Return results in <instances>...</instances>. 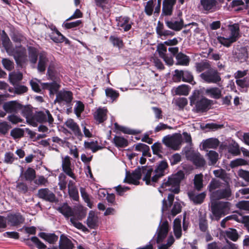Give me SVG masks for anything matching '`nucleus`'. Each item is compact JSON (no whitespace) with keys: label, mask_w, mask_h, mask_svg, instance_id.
Returning a JSON list of instances; mask_svg holds the SVG:
<instances>
[{"label":"nucleus","mask_w":249,"mask_h":249,"mask_svg":"<svg viewBox=\"0 0 249 249\" xmlns=\"http://www.w3.org/2000/svg\"><path fill=\"white\" fill-rule=\"evenodd\" d=\"M20 110H21L22 115L25 117L27 119V121L31 124L30 121H31L33 117L32 116V110L31 108L29 107H23L22 105V108Z\"/></svg>","instance_id":"50"},{"label":"nucleus","mask_w":249,"mask_h":249,"mask_svg":"<svg viewBox=\"0 0 249 249\" xmlns=\"http://www.w3.org/2000/svg\"><path fill=\"white\" fill-rule=\"evenodd\" d=\"M174 200V195L173 194H170L168 196V202H167L166 200L164 199L162 200V206L161 208L162 212L166 211L168 210L169 208L172 205L173 202Z\"/></svg>","instance_id":"45"},{"label":"nucleus","mask_w":249,"mask_h":249,"mask_svg":"<svg viewBox=\"0 0 249 249\" xmlns=\"http://www.w3.org/2000/svg\"><path fill=\"white\" fill-rule=\"evenodd\" d=\"M196 68L197 71L198 72L205 70L208 71L211 68L209 63L207 61H203L196 63Z\"/></svg>","instance_id":"49"},{"label":"nucleus","mask_w":249,"mask_h":249,"mask_svg":"<svg viewBox=\"0 0 249 249\" xmlns=\"http://www.w3.org/2000/svg\"><path fill=\"white\" fill-rule=\"evenodd\" d=\"M237 208L249 213V201H240L236 204Z\"/></svg>","instance_id":"61"},{"label":"nucleus","mask_w":249,"mask_h":249,"mask_svg":"<svg viewBox=\"0 0 249 249\" xmlns=\"http://www.w3.org/2000/svg\"><path fill=\"white\" fill-rule=\"evenodd\" d=\"M229 32V37H230L234 42H235L239 37V26L238 24H233L229 25L228 27Z\"/></svg>","instance_id":"31"},{"label":"nucleus","mask_w":249,"mask_h":249,"mask_svg":"<svg viewBox=\"0 0 249 249\" xmlns=\"http://www.w3.org/2000/svg\"><path fill=\"white\" fill-rule=\"evenodd\" d=\"M96 6L103 10H108L110 7V0H93Z\"/></svg>","instance_id":"43"},{"label":"nucleus","mask_w":249,"mask_h":249,"mask_svg":"<svg viewBox=\"0 0 249 249\" xmlns=\"http://www.w3.org/2000/svg\"><path fill=\"white\" fill-rule=\"evenodd\" d=\"M38 198L50 202H54L56 200L55 194L48 188H41L38 190Z\"/></svg>","instance_id":"13"},{"label":"nucleus","mask_w":249,"mask_h":249,"mask_svg":"<svg viewBox=\"0 0 249 249\" xmlns=\"http://www.w3.org/2000/svg\"><path fill=\"white\" fill-rule=\"evenodd\" d=\"M59 211L66 217H70L73 215V212L71 209L67 205H64L59 208Z\"/></svg>","instance_id":"54"},{"label":"nucleus","mask_w":249,"mask_h":249,"mask_svg":"<svg viewBox=\"0 0 249 249\" xmlns=\"http://www.w3.org/2000/svg\"><path fill=\"white\" fill-rule=\"evenodd\" d=\"M107 110L103 107L98 108L94 113L93 116L94 119L98 123L104 122L107 119Z\"/></svg>","instance_id":"26"},{"label":"nucleus","mask_w":249,"mask_h":249,"mask_svg":"<svg viewBox=\"0 0 249 249\" xmlns=\"http://www.w3.org/2000/svg\"><path fill=\"white\" fill-rule=\"evenodd\" d=\"M230 219H234L241 222H248L249 221V216H243L241 214L238 215H232L228 216L221 221L220 223L221 226L223 228H225L226 222Z\"/></svg>","instance_id":"25"},{"label":"nucleus","mask_w":249,"mask_h":249,"mask_svg":"<svg viewBox=\"0 0 249 249\" xmlns=\"http://www.w3.org/2000/svg\"><path fill=\"white\" fill-rule=\"evenodd\" d=\"M4 46L6 52L10 55L14 56L18 64L22 65L27 61L26 50L24 48L19 47L13 49L9 38L5 39Z\"/></svg>","instance_id":"5"},{"label":"nucleus","mask_w":249,"mask_h":249,"mask_svg":"<svg viewBox=\"0 0 249 249\" xmlns=\"http://www.w3.org/2000/svg\"><path fill=\"white\" fill-rule=\"evenodd\" d=\"M211 201L221 199L229 200L232 196L231 186L229 182L223 183L220 180L213 178L208 186Z\"/></svg>","instance_id":"1"},{"label":"nucleus","mask_w":249,"mask_h":249,"mask_svg":"<svg viewBox=\"0 0 249 249\" xmlns=\"http://www.w3.org/2000/svg\"><path fill=\"white\" fill-rule=\"evenodd\" d=\"M113 141L116 146L118 147H124L128 145L127 140L121 136H115Z\"/></svg>","instance_id":"47"},{"label":"nucleus","mask_w":249,"mask_h":249,"mask_svg":"<svg viewBox=\"0 0 249 249\" xmlns=\"http://www.w3.org/2000/svg\"><path fill=\"white\" fill-rule=\"evenodd\" d=\"M166 25L169 28L175 31H180L183 27H187L190 25H196L197 24L196 22H192L188 24L184 25V21L182 19H180L179 20H175L173 19L171 20H165Z\"/></svg>","instance_id":"14"},{"label":"nucleus","mask_w":249,"mask_h":249,"mask_svg":"<svg viewBox=\"0 0 249 249\" xmlns=\"http://www.w3.org/2000/svg\"><path fill=\"white\" fill-rule=\"evenodd\" d=\"M80 191L81 196L85 201V202L87 204V205L89 208H91L92 204L90 202L89 196L86 192V189L83 187H81L80 189Z\"/></svg>","instance_id":"60"},{"label":"nucleus","mask_w":249,"mask_h":249,"mask_svg":"<svg viewBox=\"0 0 249 249\" xmlns=\"http://www.w3.org/2000/svg\"><path fill=\"white\" fill-rule=\"evenodd\" d=\"M175 242L174 237L172 235L168 236L166 244H162L158 247V249H169Z\"/></svg>","instance_id":"57"},{"label":"nucleus","mask_w":249,"mask_h":249,"mask_svg":"<svg viewBox=\"0 0 249 249\" xmlns=\"http://www.w3.org/2000/svg\"><path fill=\"white\" fill-rule=\"evenodd\" d=\"M71 224L78 229L81 230L83 231H88V229L84 226L81 223L78 222L74 217H71L70 219Z\"/></svg>","instance_id":"59"},{"label":"nucleus","mask_w":249,"mask_h":249,"mask_svg":"<svg viewBox=\"0 0 249 249\" xmlns=\"http://www.w3.org/2000/svg\"><path fill=\"white\" fill-rule=\"evenodd\" d=\"M205 92L207 95L214 99H219L222 96V90L221 89L217 87H213L207 89Z\"/></svg>","instance_id":"32"},{"label":"nucleus","mask_w":249,"mask_h":249,"mask_svg":"<svg viewBox=\"0 0 249 249\" xmlns=\"http://www.w3.org/2000/svg\"><path fill=\"white\" fill-rule=\"evenodd\" d=\"M21 175L26 180L32 181L35 179L36 174L35 170L32 168H28L24 172L23 167H21Z\"/></svg>","instance_id":"34"},{"label":"nucleus","mask_w":249,"mask_h":249,"mask_svg":"<svg viewBox=\"0 0 249 249\" xmlns=\"http://www.w3.org/2000/svg\"><path fill=\"white\" fill-rule=\"evenodd\" d=\"M72 99V94L69 91L61 90L56 95L55 102L59 104H69L71 102Z\"/></svg>","instance_id":"16"},{"label":"nucleus","mask_w":249,"mask_h":249,"mask_svg":"<svg viewBox=\"0 0 249 249\" xmlns=\"http://www.w3.org/2000/svg\"><path fill=\"white\" fill-rule=\"evenodd\" d=\"M177 0H163L161 16H170L172 15L174 6Z\"/></svg>","instance_id":"18"},{"label":"nucleus","mask_w":249,"mask_h":249,"mask_svg":"<svg viewBox=\"0 0 249 249\" xmlns=\"http://www.w3.org/2000/svg\"><path fill=\"white\" fill-rule=\"evenodd\" d=\"M174 232L176 237L179 239L181 237L182 235L181 227V221L179 219H175L174 221Z\"/></svg>","instance_id":"40"},{"label":"nucleus","mask_w":249,"mask_h":249,"mask_svg":"<svg viewBox=\"0 0 249 249\" xmlns=\"http://www.w3.org/2000/svg\"><path fill=\"white\" fill-rule=\"evenodd\" d=\"M176 58L177 60L176 65L187 66L189 63V57L181 53H178Z\"/></svg>","instance_id":"38"},{"label":"nucleus","mask_w":249,"mask_h":249,"mask_svg":"<svg viewBox=\"0 0 249 249\" xmlns=\"http://www.w3.org/2000/svg\"><path fill=\"white\" fill-rule=\"evenodd\" d=\"M71 158L66 156L62 157V171L68 176L74 179H76V176L73 173V166L71 163Z\"/></svg>","instance_id":"11"},{"label":"nucleus","mask_w":249,"mask_h":249,"mask_svg":"<svg viewBox=\"0 0 249 249\" xmlns=\"http://www.w3.org/2000/svg\"><path fill=\"white\" fill-rule=\"evenodd\" d=\"M213 174L216 177L222 179L224 182V183L229 182L230 178L228 177V175L224 170L220 169L214 170Z\"/></svg>","instance_id":"44"},{"label":"nucleus","mask_w":249,"mask_h":249,"mask_svg":"<svg viewBox=\"0 0 249 249\" xmlns=\"http://www.w3.org/2000/svg\"><path fill=\"white\" fill-rule=\"evenodd\" d=\"M200 76L207 83L218 84L221 80L220 73L216 70L212 68L202 73Z\"/></svg>","instance_id":"9"},{"label":"nucleus","mask_w":249,"mask_h":249,"mask_svg":"<svg viewBox=\"0 0 249 249\" xmlns=\"http://www.w3.org/2000/svg\"><path fill=\"white\" fill-rule=\"evenodd\" d=\"M217 39L218 41L220 44L227 47H229L232 43L234 42L230 37H229L228 36L227 37L218 36Z\"/></svg>","instance_id":"56"},{"label":"nucleus","mask_w":249,"mask_h":249,"mask_svg":"<svg viewBox=\"0 0 249 249\" xmlns=\"http://www.w3.org/2000/svg\"><path fill=\"white\" fill-rule=\"evenodd\" d=\"M24 218L19 213L10 214L7 216L8 223L13 226H17L24 222Z\"/></svg>","instance_id":"22"},{"label":"nucleus","mask_w":249,"mask_h":249,"mask_svg":"<svg viewBox=\"0 0 249 249\" xmlns=\"http://www.w3.org/2000/svg\"><path fill=\"white\" fill-rule=\"evenodd\" d=\"M68 193L70 197L75 201L79 200V194L75 183L70 180L68 184Z\"/></svg>","instance_id":"29"},{"label":"nucleus","mask_w":249,"mask_h":249,"mask_svg":"<svg viewBox=\"0 0 249 249\" xmlns=\"http://www.w3.org/2000/svg\"><path fill=\"white\" fill-rule=\"evenodd\" d=\"M16 159L13 153L11 152H6L4 154L3 162L6 164H12Z\"/></svg>","instance_id":"63"},{"label":"nucleus","mask_w":249,"mask_h":249,"mask_svg":"<svg viewBox=\"0 0 249 249\" xmlns=\"http://www.w3.org/2000/svg\"><path fill=\"white\" fill-rule=\"evenodd\" d=\"M207 155L210 160V164H214L218 160V154L214 151L211 150L207 154Z\"/></svg>","instance_id":"55"},{"label":"nucleus","mask_w":249,"mask_h":249,"mask_svg":"<svg viewBox=\"0 0 249 249\" xmlns=\"http://www.w3.org/2000/svg\"><path fill=\"white\" fill-rule=\"evenodd\" d=\"M2 107L6 113H16L22 108V105L16 101H12L5 103Z\"/></svg>","instance_id":"17"},{"label":"nucleus","mask_w":249,"mask_h":249,"mask_svg":"<svg viewBox=\"0 0 249 249\" xmlns=\"http://www.w3.org/2000/svg\"><path fill=\"white\" fill-rule=\"evenodd\" d=\"M168 164L166 161H161L154 171L152 170L151 181L152 185L158 181V179L164 175L165 169L167 167Z\"/></svg>","instance_id":"10"},{"label":"nucleus","mask_w":249,"mask_h":249,"mask_svg":"<svg viewBox=\"0 0 249 249\" xmlns=\"http://www.w3.org/2000/svg\"><path fill=\"white\" fill-rule=\"evenodd\" d=\"M224 236L231 240L235 242L239 238V235L235 229H229L224 232Z\"/></svg>","instance_id":"39"},{"label":"nucleus","mask_w":249,"mask_h":249,"mask_svg":"<svg viewBox=\"0 0 249 249\" xmlns=\"http://www.w3.org/2000/svg\"><path fill=\"white\" fill-rule=\"evenodd\" d=\"M50 36L51 39L55 42L59 43L64 41V36L57 30L53 31Z\"/></svg>","instance_id":"46"},{"label":"nucleus","mask_w":249,"mask_h":249,"mask_svg":"<svg viewBox=\"0 0 249 249\" xmlns=\"http://www.w3.org/2000/svg\"><path fill=\"white\" fill-rule=\"evenodd\" d=\"M203 176L202 174L196 175L194 179V184L195 188L197 191H200L203 187Z\"/></svg>","instance_id":"41"},{"label":"nucleus","mask_w":249,"mask_h":249,"mask_svg":"<svg viewBox=\"0 0 249 249\" xmlns=\"http://www.w3.org/2000/svg\"><path fill=\"white\" fill-rule=\"evenodd\" d=\"M184 178L183 172L179 171L170 176L167 179H165L161 185V188L177 194L179 191L180 183Z\"/></svg>","instance_id":"3"},{"label":"nucleus","mask_w":249,"mask_h":249,"mask_svg":"<svg viewBox=\"0 0 249 249\" xmlns=\"http://www.w3.org/2000/svg\"><path fill=\"white\" fill-rule=\"evenodd\" d=\"M157 3L156 2V0H149L147 1L144 5V12L145 14L149 16H151L154 10V14L159 15L160 10L157 11Z\"/></svg>","instance_id":"23"},{"label":"nucleus","mask_w":249,"mask_h":249,"mask_svg":"<svg viewBox=\"0 0 249 249\" xmlns=\"http://www.w3.org/2000/svg\"><path fill=\"white\" fill-rule=\"evenodd\" d=\"M84 146L86 148L90 149L93 152H95L100 149L101 147L98 145L97 142H84Z\"/></svg>","instance_id":"53"},{"label":"nucleus","mask_w":249,"mask_h":249,"mask_svg":"<svg viewBox=\"0 0 249 249\" xmlns=\"http://www.w3.org/2000/svg\"><path fill=\"white\" fill-rule=\"evenodd\" d=\"M74 247V245L71 239L64 234L60 236L59 242V249H73Z\"/></svg>","instance_id":"28"},{"label":"nucleus","mask_w":249,"mask_h":249,"mask_svg":"<svg viewBox=\"0 0 249 249\" xmlns=\"http://www.w3.org/2000/svg\"><path fill=\"white\" fill-rule=\"evenodd\" d=\"M22 79V74L20 72H12L9 74V79L12 84L15 85Z\"/></svg>","instance_id":"42"},{"label":"nucleus","mask_w":249,"mask_h":249,"mask_svg":"<svg viewBox=\"0 0 249 249\" xmlns=\"http://www.w3.org/2000/svg\"><path fill=\"white\" fill-rule=\"evenodd\" d=\"M248 162L245 160L243 159H237L231 161L230 166L231 168H235L239 166L246 165Z\"/></svg>","instance_id":"58"},{"label":"nucleus","mask_w":249,"mask_h":249,"mask_svg":"<svg viewBox=\"0 0 249 249\" xmlns=\"http://www.w3.org/2000/svg\"><path fill=\"white\" fill-rule=\"evenodd\" d=\"M152 169L149 167L142 166L141 168L136 169L131 174L126 173V177L124 182L129 184L138 185L139 180L141 178L142 174L144 175L143 180L145 181L147 185H152L151 176H152Z\"/></svg>","instance_id":"2"},{"label":"nucleus","mask_w":249,"mask_h":249,"mask_svg":"<svg viewBox=\"0 0 249 249\" xmlns=\"http://www.w3.org/2000/svg\"><path fill=\"white\" fill-rule=\"evenodd\" d=\"M28 51L29 60L30 62L35 66L37 59V51L36 48L32 46H30L28 48Z\"/></svg>","instance_id":"35"},{"label":"nucleus","mask_w":249,"mask_h":249,"mask_svg":"<svg viewBox=\"0 0 249 249\" xmlns=\"http://www.w3.org/2000/svg\"><path fill=\"white\" fill-rule=\"evenodd\" d=\"M219 141L215 138H209L202 142V147L204 149L216 148L219 145Z\"/></svg>","instance_id":"33"},{"label":"nucleus","mask_w":249,"mask_h":249,"mask_svg":"<svg viewBox=\"0 0 249 249\" xmlns=\"http://www.w3.org/2000/svg\"><path fill=\"white\" fill-rule=\"evenodd\" d=\"M53 118L48 110L36 112L32 117L31 124L33 126H36V122L42 123L48 122L50 125L53 123Z\"/></svg>","instance_id":"8"},{"label":"nucleus","mask_w":249,"mask_h":249,"mask_svg":"<svg viewBox=\"0 0 249 249\" xmlns=\"http://www.w3.org/2000/svg\"><path fill=\"white\" fill-rule=\"evenodd\" d=\"M210 101L201 96L198 91H195L190 97V105H195L197 112L206 111L211 105Z\"/></svg>","instance_id":"6"},{"label":"nucleus","mask_w":249,"mask_h":249,"mask_svg":"<svg viewBox=\"0 0 249 249\" xmlns=\"http://www.w3.org/2000/svg\"><path fill=\"white\" fill-rule=\"evenodd\" d=\"M163 143L167 147L175 150H178L182 142V136L179 133L165 136L162 140Z\"/></svg>","instance_id":"7"},{"label":"nucleus","mask_w":249,"mask_h":249,"mask_svg":"<svg viewBox=\"0 0 249 249\" xmlns=\"http://www.w3.org/2000/svg\"><path fill=\"white\" fill-rule=\"evenodd\" d=\"M10 128L11 126L7 122H0V133L1 134L5 135Z\"/></svg>","instance_id":"64"},{"label":"nucleus","mask_w":249,"mask_h":249,"mask_svg":"<svg viewBox=\"0 0 249 249\" xmlns=\"http://www.w3.org/2000/svg\"><path fill=\"white\" fill-rule=\"evenodd\" d=\"M189 198L195 204H201L203 202L206 197V193L205 192L200 194H196L195 192H190L188 193Z\"/></svg>","instance_id":"30"},{"label":"nucleus","mask_w":249,"mask_h":249,"mask_svg":"<svg viewBox=\"0 0 249 249\" xmlns=\"http://www.w3.org/2000/svg\"><path fill=\"white\" fill-rule=\"evenodd\" d=\"M42 88L49 89L50 94H53L59 89V85L56 82L41 83Z\"/></svg>","instance_id":"36"},{"label":"nucleus","mask_w":249,"mask_h":249,"mask_svg":"<svg viewBox=\"0 0 249 249\" xmlns=\"http://www.w3.org/2000/svg\"><path fill=\"white\" fill-rule=\"evenodd\" d=\"M169 231V225L167 221L160 224L156 232V242L157 243L162 242L166 237Z\"/></svg>","instance_id":"12"},{"label":"nucleus","mask_w":249,"mask_h":249,"mask_svg":"<svg viewBox=\"0 0 249 249\" xmlns=\"http://www.w3.org/2000/svg\"><path fill=\"white\" fill-rule=\"evenodd\" d=\"M99 221L98 216L92 211H90L87 219V224L90 229H96L99 225Z\"/></svg>","instance_id":"27"},{"label":"nucleus","mask_w":249,"mask_h":249,"mask_svg":"<svg viewBox=\"0 0 249 249\" xmlns=\"http://www.w3.org/2000/svg\"><path fill=\"white\" fill-rule=\"evenodd\" d=\"M1 62L4 68L9 71L12 70L14 68V62L9 59L3 58Z\"/></svg>","instance_id":"62"},{"label":"nucleus","mask_w":249,"mask_h":249,"mask_svg":"<svg viewBox=\"0 0 249 249\" xmlns=\"http://www.w3.org/2000/svg\"><path fill=\"white\" fill-rule=\"evenodd\" d=\"M203 9L208 12H213L219 9L218 2L216 0H200Z\"/></svg>","instance_id":"15"},{"label":"nucleus","mask_w":249,"mask_h":249,"mask_svg":"<svg viewBox=\"0 0 249 249\" xmlns=\"http://www.w3.org/2000/svg\"><path fill=\"white\" fill-rule=\"evenodd\" d=\"M39 236L40 237L48 242L50 244H53L58 240V236L53 233L40 232L39 234Z\"/></svg>","instance_id":"37"},{"label":"nucleus","mask_w":249,"mask_h":249,"mask_svg":"<svg viewBox=\"0 0 249 249\" xmlns=\"http://www.w3.org/2000/svg\"><path fill=\"white\" fill-rule=\"evenodd\" d=\"M248 52L246 48H241L237 54V58L241 62L246 61L248 58Z\"/></svg>","instance_id":"52"},{"label":"nucleus","mask_w":249,"mask_h":249,"mask_svg":"<svg viewBox=\"0 0 249 249\" xmlns=\"http://www.w3.org/2000/svg\"><path fill=\"white\" fill-rule=\"evenodd\" d=\"M187 158L197 166H202L205 161L202 156L198 152H190L187 154Z\"/></svg>","instance_id":"19"},{"label":"nucleus","mask_w":249,"mask_h":249,"mask_svg":"<svg viewBox=\"0 0 249 249\" xmlns=\"http://www.w3.org/2000/svg\"><path fill=\"white\" fill-rule=\"evenodd\" d=\"M212 220L218 221L222 216L230 213L231 203L228 201H212Z\"/></svg>","instance_id":"4"},{"label":"nucleus","mask_w":249,"mask_h":249,"mask_svg":"<svg viewBox=\"0 0 249 249\" xmlns=\"http://www.w3.org/2000/svg\"><path fill=\"white\" fill-rule=\"evenodd\" d=\"M189 87L185 85H182L176 88L175 92L177 95H187L189 94Z\"/></svg>","instance_id":"51"},{"label":"nucleus","mask_w":249,"mask_h":249,"mask_svg":"<svg viewBox=\"0 0 249 249\" xmlns=\"http://www.w3.org/2000/svg\"><path fill=\"white\" fill-rule=\"evenodd\" d=\"M65 125L67 127L70 129L76 136L78 138L82 137V134L78 125L73 119H68L65 122Z\"/></svg>","instance_id":"20"},{"label":"nucleus","mask_w":249,"mask_h":249,"mask_svg":"<svg viewBox=\"0 0 249 249\" xmlns=\"http://www.w3.org/2000/svg\"><path fill=\"white\" fill-rule=\"evenodd\" d=\"M66 178V175L63 173L60 174L58 177L59 189L63 192L66 190L67 187V180Z\"/></svg>","instance_id":"48"},{"label":"nucleus","mask_w":249,"mask_h":249,"mask_svg":"<svg viewBox=\"0 0 249 249\" xmlns=\"http://www.w3.org/2000/svg\"><path fill=\"white\" fill-rule=\"evenodd\" d=\"M117 26L120 30L127 31L131 28L132 22L127 17H120L117 18Z\"/></svg>","instance_id":"21"},{"label":"nucleus","mask_w":249,"mask_h":249,"mask_svg":"<svg viewBox=\"0 0 249 249\" xmlns=\"http://www.w3.org/2000/svg\"><path fill=\"white\" fill-rule=\"evenodd\" d=\"M39 59L37 67V70L40 72H44L49 63V59L45 52H42L38 54Z\"/></svg>","instance_id":"24"}]
</instances>
